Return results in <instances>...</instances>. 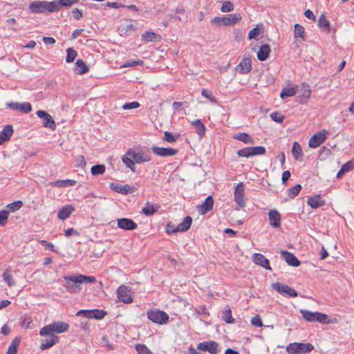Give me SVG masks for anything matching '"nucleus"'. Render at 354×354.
I'll use <instances>...</instances> for the list:
<instances>
[{
	"instance_id": "28",
	"label": "nucleus",
	"mask_w": 354,
	"mask_h": 354,
	"mask_svg": "<svg viewBox=\"0 0 354 354\" xmlns=\"http://www.w3.org/2000/svg\"><path fill=\"white\" fill-rule=\"evenodd\" d=\"M74 210L75 209L72 205H66L58 212L57 217L60 220H65L73 212Z\"/></svg>"
},
{
	"instance_id": "51",
	"label": "nucleus",
	"mask_w": 354,
	"mask_h": 354,
	"mask_svg": "<svg viewBox=\"0 0 354 354\" xmlns=\"http://www.w3.org/2000/svg\"><path fill=\"white\" fill-rule=\"evenodd\" d=\"M135 348L138 354H151V351L145 344H136Z\"/></svg>"
},
{
	"instance_id": "6",
	"label": "nucleus",
	"mask_w": 354,
	"mask_h": 354,
	"mask_svg": "<svg viewBox=\"0 0 354 354\" xmlns=\"http://www.w3.org/2000/svg\"><path fill=\"white\" fill-rule=\"evenodd\" d=\"M300 313L307 322H318L322 324L330 322L327 320V315L322 313L311 312L304 309H301Z\"/></svg>"
},
{
	"instance_id": "3",
	"label": "nucleus",
	"mask_w": 354,
	"mask_h": 354,
	"mask_svg": "<svg viewBox=\"0 0 354 354\" xmlns=\"http://www.w3.org/2000/svg\"><path fill=\"white\" fill-rule=\"evenodd\" d=\"M63 278L66 281L64 286L71 293H79L82 289L81 284L93 283L97 281L93 276H86L81 274L64 276Z\"/></svg>"
},
{
	"instance_id": "25",
	"label": "nucleus",
	"mask_w": 354,
	"mask_h": 354,
	"mask_svg": "<svg viewBox=\"0 0 354 354\" xmlns=\"http://www.w3.org/2000/svg\"><path fill=\"white\" fill-rule=\"evenodd\" d=\"M319 28L326 33H329L330 31V24L324 14H322L318 19Z\"/></svg>"
},
{
	"instance_id": "62",
	"label": "nucleus",
	"mask_w": 354,
	"mask_h": 354,
	"mask_svg": "<svg viewBox=\"0 0 354 354\" xmlns=\"http://www.w3.org/2000/svg\"><path fill=\"white\" fill-rule=\"evenodd\" d=\"M136 188L133 186H130L129 185H122V194H127L129 193H133L135 192Z\"/></svg>"
},
{
	"instance_id": "26",
	"label": "nucleus",
	"mask_w": 354,
	"mask_h": 354,
	"mask_svg": "<svg viewBox=\"0 0 354 354\" xmlns=\"http://www.w3.org/2000/svg\"><path fill=\"white\" fill-rule=\"evenodd\" d=\"M301 95L300 97V102L301 103H306L308 100V99L311 96V89L310 88V86L306 84H302L301 88L300 89Z\"/></svg>"
},
{
	"instance_id": "9",
	"label": "nucleus",
	"mask_w": 354,
	"mask_h": 354,
	"mask_svg": "<svg viewBox=\"0 0 354 354\" xmlns=\"http://www.w3.org/2000/svg\"><path fill=\"white\" fill-rule=\"evenodd\" d=\"M274 290L284 297H296L297 296V291L292 288L282 284L281 283H274L272 285Z\"/></svg>"
},
{
	"instance_id": "64",
	"label": "nucleus",
	"mask_w": 354,
	"mask_h": 354,
	"mask_svg": "<svg viewBox=\"0 0 354 354\" xmlns=\"http://www.w3.org/2000/svg\"><path fill=\"white\" fill-rule=\"evenodd\" d=\"M166 232L168 234H171L178 232L179 230H178V226L169 223L166 227Z\"/></svg>"
},
{
	"instance_id": "1",
	"label": "nucleus",
	"mask_w": 354,
	"mask_h": 354,
	"mask_svg": "<svg viewBox=\"0 0 354 354\" xmlns=\"http://www.w3.org/2000/svg\"><path fill=\"white\" fill-rule=\"evenodd\" d=\"M68 329L69 325L62 321L55 322L42 327L39 331V335L41 336H48L49 338L41 344L40 348L46 350L54 346L59 342V337L55 333H65Z\"/></svg>"
},
{
	"instance_id": "59",
	"label": "nucleus",
	"mask_w": 354,
	"mask_h": 354,
	"mask_svg": "<svg viewBox=\"0 0 354 354\" xmlns=\"http://www.w3.org/2000/svg\"><path fill=\"white\" fill-rule=\"evenodd\" d=\"M140 104L138 102H131L129 103H125L122 105V109L124 110H129V109H137L140 107Z\"/></svg>"
},
{
	"instance_id": "42",
	"label": "nucleus",
	"mask_w": 354,
	"mask_h": 354,
	"mask_svg": "<svg viewBox=\"0 0 354 354\" xmlns=\"http://www.w3.org/2000/svg\"><path fill=\"white\" fill-rule=\"evenodd\" d=\"M20 344V338L15 337L10 343L6 354H17V348Z\"/></svg>"
},
{
	"instance_id": "34",
	"label": "nucleus",
	"mask_w": 354,
	"mask_h": 354,
	"mask_svg": "<svg viewBox=\"0 0 354 354\" xmlns=\"http://www.w3.org/2000/svg\"><path fill=\"white\" fill-rule=\"evenodd\" d=\"M192 125L194 127L198 135L201 138L205 133L206 128L201 122V120H196L192 122Z\"/></svg>"
},
{
	"instance_id": "19",
	"label": "nucleus",
	"mask_w": 354,
	"mask_h": 354,
	"mask_svg": "<svg viewBox=\"0 0 354 354\" xmlns=\"http://www.w3.org/2000/svg\"><path fill=\"white\" fill-rule=\"evenodd\" d=\"M252 69V59L249 57H244L238 65V71L241 74L249 73Z\"/></svg>"
},
{
	"instance_id": "46",
	"label": "nucleus",
	"mask_w": 354,
	"mask_h": 354,
	"mask_svg": "<svg viewBox=\"0 0 354 354\" xmlns=\"http://www.w3.org/2000/svg\"><path fill=\"white\" fill-rule=\"evenodd\" d=\"M93 176L101 175L105 172V166L104 165H97L93 166L91 169Z\"/></svg>"
},
{
	"instance_id": "23",
	"label": "nucleus",
	"mask_w": 354,
	"mask_h": 354,
	"mask_svg": "<svg viewBox=\"0 0 354 354\" xmlns=\"http://www.w3.org/2000/svg\"><path fill=\"white\" fill-rule=\"evenodd\" d=\"M13 133V129L11 125H6L0 131V145L10 140Z\"/></svg>"
},
{
	"instance_id": "17",
	"label": "nucleus",
	"mask_w": 354,
	"mask_h": 354,
	"mask_svg": "<svg viewBox=\"0 0 354 354\" xmlns=\"http://www.w3.org/2000/svg\"><path fill=\"white\" fill-rule=\"evenodd\" d=\"M268 219L271 226L275 228L280 227L281 216L277 209H274L270 210L268 213Z\"/></svg>"
},
{
	"instance_id": "56",
	"label": "nucleus",
	"mask_w": 354,
	"mask_h": 354,
	"mask_svg": "<svg viewBox=\"0 0 354 354\" xmlns=\"http://www.w3.org/2000/svg\"><path fill=\"white\" fill-rule=\"evenodd\" d=\"M301 186L300 185H297L288 189V195L290 198H294L296 196L299 192L301 191Z\"/></svg>"
},
{
	"instance_id": "32",
	"label": "nucleus",
	"mask_w": 354,
	"mask_h": 354,
	"mask_svg": "<svg viewBox=\"0 0 354 354\" xmlns=\"http://www.w3.org/2000/svg\"><path fill=\"white\" fill-rule=\"evenodd\" d=\"M158 205H153L147 203L145 206L142 208V212L146 216H151L158 211Z\"/></svg>"
},
{
	"instance_id": "40",
	"label": "nucleus",
	"mask_w": 354,
	"mask_h": 354,
	"mask_svg": "<svg viewBox=\"0 0 354 354\" xmlns=\"http://www.w3.org/2000/svg\"><path fill=\"white\" fill-rule=\"evenodd\" d=\"M2 277L3 281L9 287H12L15 285V281L9 270H6V271L2 274Z\"/></svg>"
},
{
	"instance_id": "2",
	"label": "nucleus",
	"mask_w": 354,
	"mask_h": 354,
	"mask_svg": "<svg viewBox=\"0 0 354 354\" xmlns=\"http://www.w3.org/2000/svg\"><path fill=\"white\" fill-rule=\"evenodd\" d=\"M152 159L150 151L142 147L129 148L122 156L123 163L132 171H135V165L150 162Z\"/></svg>"
},
{
	"instance_id": "41",
	"label": "nucleus",
	"mask_w": 354,
	"mask_h": 354,
	"mask_svg": "<svg viewBox=\"0 0 354 354\" xmlns=\"http://www.w3.org/2000/svg\"><path fill=\"white\" fill-rule=\"evenodd\" d=\"M160 37L153 32H146L142 35V40L145 42H149L153 41H156L160 39Z\"/></svg>"
},
{
	"instance_id": "49",
	"label": "nucleus",
	"mask_w": 354,
	"mask_h": 354,
	"mask_svg": "<svg viewBox=\"0 0 354 354\" xmlns=\"http://www.w3.org/2000/svg\"><path fill=\"white\" fill-rule=\"evenodd\" d=\"M21 326L26 329L32 328L31 317L24 315L21 319Z\"/></svg>"
},
{
	"instance_id": "35",
	"label": "nucleus",
	"mask_w": 354,
	"mask_h": 354,
	"mask_svg": "<svg viewBox=\"0 0 354 354\" xmlns=\"http://www.w3.org/2000/svg\"><path fill=\"white\" fill-rule=\"evenodd\" d=\"M303 151L301 145L297 142H294L292 147V155L296 160H299L303 156Z\"/></svg>"
},
{
	"instance_id": "58",
	"label": "nucleus",
	"mask_w": 354,
	"mask_h": 354,
	"mask_svg": "<svg viewBox=\"0 0 354 354\" xmlns=\"http://www.w3.org/2000/svg\"><path fill=\"white\" fill-rule=\"evenodd\" d=\"M22 206V202L21 201H17L10 203L7 205V207L12 212H15L20 209Z\"/></svg>"
},
{
	"instance_id": "50",
	"label": "nucleus",
	"mask_w": 354,
	"mask_h": 354,
	"mask_svg": "<svg viewBox=\"0 0 354 354\" xmlns=\"http://www.w3.org/2000/svg\"><path fill=\"white\" fill-rule=\"evenodd\" d=\"M251 154L252 156L263 155L266 153V149L262 146L250 147Z\"/></svg>"
},
{
	"instance_id": "61",
	"label": "nucleus",
	"mask_w": 354,
	"mask_h": 354,
	"mask_svg": "<svg viewBox=\"0 0 354 354\" xmlns=\"http://www.w3.org/2000/svg\"><path fill=\"white\" fill-rule=\"evenodd\" d=\"M251 324L256 327H261L263 326L261 319L259 315H257L252 318Z\"/></svg>"
},
{
	"instance_id": "53",
	"label": "nucleus",
	"mask_w": 354,
	"mask_h": 354,
	"mask_svg": "<svg viewBox=\"0 0 354 354\" xmlns=\"http://www.w3.org/2000/svg\"><path fill=\"white\" fill-rule=\"evenodd\" d=\"M201 94H202V95L203 97H205V98L208 99L210 102H212L213 103H216V99L213 95V94H212L211 91H209L208 89L203 88L202 90Z\"/></svg>"
},
{
	"instance_id": "47",
	"label": "nucleus",
	"mask_w": 354,
	"mask_h": 354,
	"mask_svg": "<svg viewBox=\"0 0 354 354\" xmlns=\"http://www.w3.org/2000/svg\"><path fill=\"white\" fill-rule=\"evenodd\" d=\"M234 8V4L230 1H223L221 7V11L223 12H230Z\"/></svg>"
},
{
	"instance_id": "15",
	"label": "nucleus",
	"mask_w": 354,
	"mask_h": 354,
	"mask_svg": "<svg viewBox=\"0 0 354 354\" xmlns=\"http://www.w3.org/2000/svg\"><path fill=\"white\" fill-rule=\"evenodd\" d=\"M153 153L157 156L165 157L172 156L178 153V150L172 148H165L153 146L151 148Z\"/></svg>"
},
{
	"instance_id": "29",
	"label": "nucleus",
	"mask_w": 354,
	"mask_h": 354,
	"mask_svg": "<svg viewBox=\"0 0 354 354\" xmlns=\"http://www.w3.org/2000/svg\"><path fill=\"white\" fill-rule=\"evenodd\" d=\"M74 70L77 74L82 75L87 73L89 68L82 59H77L75 64Z\"/></svg>"
},
{
	"instance_id": "60",
	"label": "nucleus",
	"mask_w": 354,
	"mask_h": 354,
	"mask_svg": "<svg viewBox=\"0 0 354 354\" xmlns=\"http://www.w3.org/2000/svg\"><path fill=\"white\" fill-rule=\"evenodd\" d=\"M143 64V62L141 60H129L126 62L122 67H133L138 65H142Z\"/></svg>"
},
{
	"instance_id": "30",
	"label": "nucleus",
	"mask_w": 354,
	"mask_h": 354,
	"mask_svg": "<svg viewBox=\"0 0 354 354\" xmlns=\"http://www.w3.org/2000/svg\"><path fill=\"white\" fill-rule=\"evenodd\" d=\"M29 9L35 13L45 12L44 1H33L29 5Z\"/></svg>"
},
{
	"instance_id": "31",
	"label": "nucleus",
	"mask_w": 354,
	"mask_h": 354,
	"mask_svg": "<svg viewBox=\"0 0 354 354\" xmlns=\"http://www.w3.org/2000/svg\"><path fill=\"white\" fill-rule=\"evenodd\" d=\"M234 138L242 141L245 144H254V139L248 133H237L234 134Z\"/></svg>"
},
{
	"instance_id": "8",
	"label": "nucleus",
	"mask_w": 354,
	"mask_h": 354,
	"mask_svg": "<svg viewBox=\"0 0 354 354\" xmlns=\"http://www.w3.org/2000/svg\"><path fill=\"white\" fill-rule=\"evenodd\" d=\"M328 131L322 129L313 135L309 140L308 146L311 148H317L320 146L327 138Z\"/></svg>"
},
{
	"instance_id": "63",
	"label": "nucleus",
	"mask_w": 354,
	"mask_h": 354,
	"mask_svg": "<svg viewBox=\"0 0 354 354\" xmlns=\"http://www.w3.org/2000/svg\"><path fill=\"white\" fill-rule=\"evenodd\" d=\"M8 212L6 211H0V225H4L8 218Z\"/></svg>"
},
{
	"instance_id": "18",
	"label": "nucleus",
	"mask_w": 354,
	"mask_h": 354,
	"mask_svg": "<svg viewBox=\"0 0 354 354\" xmlns=\"http://www.w3.org/2000/svg\"><path fill=\"white\" fill-rule=\"evenodd\" d=\"M118 227L125 230H133L137 228L138 225L131 218H119L117 220Z\"/></svg>"
},
{
	"instance_id": "57",
	"label": "nucleus",
	"mask_w": 354,
	"mask_h": 354,
	"mask_svg": "<svg viewBox=\"0 0 354 354\" xmlns=\"http://www.w3.org/2000/svg\"><path fill=\"white\" fill-rule=\"evenodd\" d=\"M237 154L240 157L248 158L252 156L250 147L239 149L237 151Z\"/></svg>"
},
{
	"instance_id": "14",
	"label": "nucleus",
	"mask_w": 354,
	"mask_h": 354,
	"mask_svg": "<svg viewBox=\"0 0 354 354\" xmlns=\"http://www.w3.org/2000/svg\"><path fill=\"white\" fill-rule=\"evenodd\" d=\"M36 114L39 118L44 119L43 125L44 127L49 128L52 130L55 129V122L50 114L42 110L37 111Z\"/></svg>"
},
{
	"instance_id": "44",
	"label": "nucleus",
	"mask_w": 354,
	"mask_h": 354,
	"mask_svg": "<svg viewBox=\"0 0 354 354\" xmlns=\"http://www.w3.org/2000/svg\"><path fill=\"white\" fill-rule=\"evenodd\" d=\"M222 318L227 324L234 323V319L232 316V311L230 307L227 306L223 310Z\"/></svg>"
},
{
	"instance_id": "52",
	"label": "nucleus",
	"mask_w": 354,
	"mask_h": 354,
	"mask_svg": "<svg viewBox=\"0 0 354 354\" xmlns=\"http://www.w3.org/2000/svg\"><path fill=\"white\" fill-rule=\"evenodd\" d=\"M66 52H67V55L66 57V62L67 63H71V62H73L75 58L77 56V52L71 48H68L67 49Z\"/></svg>"
},
{
	"instance_id": "43",
	"label": "nucleus",
	"mask_w": 354,
	"mask_h": 354,
	"mask_svg": "<svg viewBox=\"0 0 354 354\" xmlns=\"http://www.w3.org/2000/svg\"><path fill=\"white\" fill-rule=\"evenodd\" d=\"M263 31V27L261 25H257L255 28H252L248 33V39H255L258 35L262 33Z\"/></svg>"
},
{
	"instance_id": "20",
	"label": "nucleus",
	"mask_w": 354,
	"mask_h": 354,
	"mask_svg": "<svg viewBox=\"0 0 354 354\" xmlns=\"http://www.w3.org/2000/svg\"><path fill=\"white\" fill-rule=\"evenodd\" d=\"M253 261L255 264L262 266L267 270H271L269 261L263 254L254 253L252 257Z\"/></svg>"
},
{
	"instance_id": "5",
	"label": "nucleus",
	"mask_w": 354,
	"mask_h": 354,
	"mask_svg": "<svg viewBox=\"0 0 354 354\" xmlns=\"http://www.w3.org/2000/svg\"><path fill=\"white\" fill-rule=\"evenodd\" d=\"M314 349V346L310 343L294 342L289 344L286 350L289 354H306L310 353Z\"/></svg>"
},
{
	"instance_id": "55",
	"label": "nucleus",
	"mask_w": 354,
	"mask_h": 354,
	"mask_svg": "<svg viewBox=\"0 0 354 354\" xmlns=\"http://www.w3.org/2000/svg\"><path fill=\"white\" fill-rule=\"evenodd\" d=\"M270 118L278 123H282L285 119V116L279 112H273L270 114Z\"/></svg>"
},
{
	"instance_id": "33",
	"label": "nucleus",
	"mask_w": 354,
	"mask_h": 354,
	"mask_svg": "<svg viewBox=\"0 0 354 354\" xmlns=\"http://www.w3.org/2000/svg\"><path fill=\"white\" fill-rule=\"evenodd\" d=\"M44 7L45 11H48L49 12H57L60 10L57 0H54L53 1H44Z\"/></svg>"
},
{
	"instance_id": "24",
	"label": "nucleus",
	"mask_w": 354,
	"mask_h": 354,
	"mask_svg": "<svg viewBox=\"0 0 354 354\" xmlns=\"http://www.w3.org/2000/svg\"><path fill=\"white\" fill-rule=\"evenodd\" d=\"M213 205H214L213 198L211 196H209L205 200V201L203 203L202 205H201L200 206L198 207V209L201 214H205L208 211H209L212 209Z\"/></svg>"
},
{
	"instance_id": "37",
	"label": "nucleus",
	"mask_w": 354,
	"mask_h": 354,
	"mask_svg": "<svg viewBox=\"0 0 354 354\" xmlns=\"http://www.w3.org/2000/svg\"><path fill=\"white\" fill-rule=\"evenodd\" d=\"M297 91V86L290 88H284L282 89L280 96L282 99L288 97H292L296 94Z\"/></svg>"
},
{
	"instance_id": "16",
	"label": "nucleus",
	"mask_w": 354,
	"mask_h": 354,
	"mask_svg": "<svg viewBox=\"0 0 354 354\" xmlns=\"http://www.w3.org/2000/svg\"><path fill=\"white\" fill-rule=\"evenodd\" d=\"M7 107L16 111H19L23 113H29L32 110V106L29 102H10L7 103Z\"/></svg>"
},
{
	"instance_id": "7",
	"label": "nucleus",
	"mask_w": 354,
	"mask_h": 354,
	"mask_svg": "<svg viewBox=\"0 0 354 354\" xmlns=\"http://www.w3.org/2000/svg\"><path fill=\"white\" fill-rule=\"evenodd\" d=\"M147 315L149 319L158 324H165L169 321V315L165 312L160 310H149L147 311Z\"/></svg>"
},
{
	"instance_id": "39",
	"label": "nucleus",
	"mask_w": 354,
	"mask_h": 354,
	"mask_svg": "<svg viewBox=\"0 0 354 354\" xmlns=\"http://www.w3.org/2000/svg\"><path fill=\"white\" fill-rule=\"evenodd\" d=\"M192 223V218L190 216H187L184 218L183 222H181L178 225V230H179V232H185L189 228Z\"/></svg>"
},
{
	"instance_id": "21",
	"label": "nucleus",
	"mask_w": 354,
	"mask_h": 354,
	"mask_svg": "<svg viewBox=\"0 0 354 354\" xmlns=\"http://www.w3.org/2000/svg\"><path fill=\"white\" fill-rule=\"evenodd\" d=\"M281 254L288 265L294 267H297L300 265V261L293 254L285 250H281Z\"/></svg>"
},
{
	"instance_id": "4",
	"label": "nucleus",
	"mask_w": 354,
	"mask_h": 354,
	"mask_svg": "<svg viewBox=\"0 0 354 354\" xmlns=\"http://www.w3.org/2000/svg\"><path fill=\"white\" fill-rule=\"evenodd\" d=\"M239 15L232 13L222 17H215L211 20V23L216 26H233L241 20Z\"/></svg>"
},
{
	"instance_id": "22",
	"label": "nucleus",
	"mask_w": 354,
	"mask_h": 354,
	"mask_svg": "<svg viewBox=\"0 0 354 354\" xmlns=\"http://www.w3.org/2000/svg\"><path fill=\"white\" fill-rule=\"evenodd\" d=\"M307 203L312 208H318L325 204V201L321 197L320 195H315L308 197Z\"/></svg>"
},
{
	"instance_id": "27",
	"label": "nucleus",
	"mask_w": 354,
	"mask_h": 354,
	"mask_svg": "<svg viewBox=\"0 0 354 354\" xmlns=\"http://www.w3.org/2000/svg\"><path fill=\"white\" fill-rule=\"evenodd\" d=\"M270 53V47L268 44L262 45L257 52V58L260 61H265L268 57Z\"/></svg>"
},
{
	"instance_id": "45",
	"label": "nucleus",
	"mask_w": 354,
	"mask_h": 354,
	"mask_svg": "<svg viewBox=\"0 0 354 354\" xmlns=\"http://www.w3.org/2000/svg\"><path fill=\"white\" fill-rule=\"evenodd\" d=\"M75 180L67 179L55 181L53 185L57 187H69L75 185Z\"/></svg>"
},
{
	"instance_id": "10",
	"label": "nucleus",
	"mask_w": 354,
	"mask_h": 354,
	"mask_svg": "<svg viewBox=\"0 0 354 354\" xmlns=\"http://www.w3.org/2000/svg\"><path fill=\"white\" fill-rule=\"evenodd\" d=\"M197 349L208 351L211 354H217L221 351L218 344L214 341L201 342L197 344Z\"/></svg>"
},
{
	"instance_id": "12",
	"label": "nucleus",
	"mask_w": 354,
	"mask_h": 354,
	"mask_svg": "<svg viewBox=\"0 0 354 354\" xmlns=\"http://www.w3.org/2000/svg\"><path fill=\"white\" fill-rule=\"evenodd\" d=\"M84 315L88 319H102L104 317L106 313L102 310H80L77 313V315Z\"/></svg>"
},
{
	"instance_id": "38",
	"label": "nucleus",
	"mask_w": 354,
	"mask_h": 354,
	"mask_svg": "<svg viewBox=\"0 0 354 354\" xmlns=\"http://www.w3.org/2000/svg\"><path fill=\"white\" fill-rule=\"evenodd\" d=\"M294 35L295 38H301L303 41L306 39V33L304 26L296 24L295 25Z\"/></svg>"
},
{
	"instance_id": "48",
	"label": "nucleus",
	"mask_w": 354,
	"mask_h": 354,
	"mask_svg": "<svg viewBox=\"0 0 354 354\" xmlns=\"http://www.w3.org/2000/svg\"><path fill=\"white\" fill-rule=\"evenodd\" d=\"M179 138V134H173L169 131H165L164 133V138L163 140L172 143L176 142Z\"/></svg>"
},
{
	"instance_id": "54",
	"label": "nucleus",
	"mask_w": 354,
	"mask_h": 354,
	"mask_svg": "<svg viewBox=\"0 0 354 354\" xmlns=\"http://www.w3.org/2000/svg\"><path fill=\"white\" fill-rule=\"evenodd\" d=\"M59 3V8L62 7H71L73 4L78 3L79 0H57Z\"/></svg>"
},
{
	"instance_id": "36",
	"label": "nucleus",
	"mask_w": 354,
	"mask_h": 354,
	"mask_svg": "<svg viewBox=\"0 0 354 354\" xmlns=\"http://www.w3.org/2000/svg\"><path fill=\"white\" fill-rule=\"evenodd\" d=\"M354 168V159L344 164L337 174V178H340L344 174L352 170Z\"/></svg>"
},
{
	"instance_id": "11",
	"label": "nucleus",
	"mask_w": 354,
	"mask_h": 354,
	"mask_svg": "<svg viewBox=\"0 0 354 354\" xmlns=\"http://www.w3.org/2000/svg\"><path fill=\"white\" fill-rule=\"evenodd\" d=\"M117 297L119 301L125 304H130L133 301L131 290L124 286H120L118 288Z\"/></svg>"
},
{
	"instance_id": "13",
	"label": "nucleus",
	"mask_w": 354,
	"mask_h": 354,
	"mask_svg": "<svg viewBox=\"0 0 354 354\" xmlns=\"http://www.w3.org/2000/svg\"><path fill=\"white\" fill-rule=\"evenodd\" d=\"M245 187L243 183H239L234 189V201L241 207L245 205Z\"/></svg>"
}]
</instances>
